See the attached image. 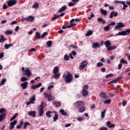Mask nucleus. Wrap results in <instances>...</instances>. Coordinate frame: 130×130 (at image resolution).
<instances>
[{
	"instance_id": "1",
	"label": "nucleus",
	"mask_w": 130,
	"mask_h": 130,
	"mask_svg": "<svg viewBox=\"0 0 130 130\" xmlns=\"http://www.w3.org/2000/svg\"><path fill=\"white\" fill-rule=\"evenodd\" d=\"M46 106V104H44V102H42L41 104L38 107L39 108V116H42L44 113V108Z\"/></svg>"
},
{
	"instance_id": "2",
	"label": "nucleus",
	"mask_w": 130,
	"mask_h": 130,
	"mask_svg": "<svg viewBox=\"0 0 130 130\" xmlns=\"http://www.w3.org/2000/svg\"><path fill=\"white\" fill-rule=\"evenodd\" d=\"M21 70L23 72V75H26L28 78H30L32 76V73H31V71H30L29 68H26L25 69V67H22Z\"/></svg>"
},
{
	"instance_id": "3",
	"label": "nucleus",
	"mask_w": 130,
	"mask_h": 130,
	"mask_svg": "<svg viewBox=\"0 0 130 130\" xmlns=\"http://www.w3.org/2000/svg\"><path fill=\"white\" fill-rule=\"evenodd\" d=\"M62 78H64L65 82L67 83H71L72 81H73V77L72 74L70 73V72L67 73V75L66 76H63Z\"/></svg>"
},
{
	"instance_id": "4",
	"label": "nucleus",
	"mask_w": 130,
	"mask_h": 130,
	"mask_svg": "<svg viewBox=\"0 0 130 130\" xmlns=\"http://www.w3.org/2000/svg\"><path fill=\"white\" fill-rule=\"evenodd\" d=\"M130 34V29H127L126 30H123L121 32H119L116 34V36H125Z\"/></svg>"
},
{
	"instance_id": "5",
	"label": "nucleus",
	"mask_w": 130,
	"mask_h": 130,
	"mask_svg": "<svg viewBox=\"0 0 130 130\" xmlns=\"http://www.w3.org/2000/svg\"><path fill=\"white\" fill-rule=\"evenodd\" d=\"M87 66H88V61L83 60L81 62V64L79 67V69L80 71H82V70H84Z\"/></svg>"
},
{
	"instance_id": "6",
	"label": "nucleus",
	"mask_w": 130,
	"mask_h": 130,
	"mask_svg": "<svg viewBox=\"0 0 130 130\" xmlns=\"http://www.w3.org/2000/svg\"><path fill=\"white\" fill-rule=\"evenodd\" d=\"M115 4H120V5H123V8L122 10H124L128 7L127 5L125 4V2L124 1H115Z\"/></svg>"
},
{
	"instance_id": "7",
	"label": "nucleus",
	"mask_w": 130,
	"mask_h": 130,
	"mask_svg": "<svg viewBox=\"0 0 130 130\" xmlns=\"http://www.w3.org/2000/svg\"><path fill=\"white\" fill-rule=\"evenodd\" d=\"M123 27H124V24H123L122 22H118V23H117V25L115 26L114 30V31H116L117 29L120 30V28H122Z\"/></svg>"
},
{
	"instance_id": "8",
	"label": "nucleus",
	"mask_w": 130,
	"mask_h": 130,
	"mask_svg": "<svg viewBox=\"0 0 130 130\" xmlns=\"http://www.w3.org/2000/svg\"><path fill=\"white\" fill-rule=\"evenodd\" d=\"M75 107H82V106H84L85 104L83 102L78 101L75 104H74Z\"/></svg>"
},
{
	"instance_id": "9",
	"label": "nucleus",
	"mask_w": 130,
	"mask_h": 130,
	"mask_svg": "<svg viewBox=\"0 0 130 130\" xmlns=\"http://www.w3.org/2000/svg\"><path fill=\"white\" fill-rule=\"evenodd\" d=\"M115 25V22H111V23L108 24L107 26H106L104 27V30L105 31H109V30H110V26H114Z\"/></svg>"
},
{
	"instance_id": "10",
	"label": "nucleus",
	"mask_w": 130,
	"mask_h": 130,
	"mask_svg": "<svg viewBox=\"0 0 130 130\" xmlns=\"http://www.w3.org/2000/svg\"><path fill=\"white\" fill-rule=\"evenodd\" d=\"M8 6V7H12V6H15L17 4V1L16 0H10L9 1H7Z\"/></svg>"
},
{
	"instance_id": "11",
	"label": "nucleus",
	"mask_w": 130,
	"mask_h": 130,
	"mask_svg": "<svg viewBox=\"0 0 130 130\" xmlns=\"http://www.w3.org/2000/svg\"><path fill=\"white\" fill-rule=\"evenodd\" d=\"M17 122L18 121H17V120H14L13 122H11L10 125V129H13V128L15 127V125L17 124Z\"/></svg>"
},
{
	"instance_id": "12",
	"label": "nucleus",
	"mask_w": 130,
	"mask_h": 130,
	"mask_svg": "<svg viewBox=\"0 0 130 130\" xmlns=\"http://www.w3.org/2000/svg\"><path fill=\"white\" fill-rule=\"evenodd\" d=\"M107 126L109 128H112V127H115V124L111 123V122L108 121L106 122Z\"/></svg>"
},
{
	"instance_id": "13",
	"label": "nucleus",
	"mask_w": 130,
	"mask_h": 130,
	"mask_svg": "<svg viewBox=\"0 0 130 130\" xmlns=\"http://www.w3.org/2000/svg\"><path fill=\"white\" fill-rule=\"evenodd\" d=\"M118 15V12L115 13V12L112 11L110 13L109 18H110V19H112V18H113V17H117Z\"/></svg>"
},
{
	"instance_id": "14",
	"label": "nucleus",
	"mask_w": 130,
	"mask_h": 130,
	"mask_svg": "<svg viewBox=\"0 0 130 130\" xmlns=\"http://www.w3.org/2000/svg\"><path fill=\"white\" fill-rule=\"evenodd\" d=\"M21 87H22V89L23 90H25L27 89L28 87V82H24L20 84Z\"/></svg>"
},
{
	"instance_id": "15",
	"label": "nucleus",
	"mask_w": 130,
	"mask_h": 130,
	"mask_svg": "<svg viewBox=\"0 0 130 130\" xmlns=\"http://www.w3.org/2000/svg\"><path fill=\"white\" fill-rule=\"evenodd\" d=\"M122 79V77L119 76L118 78H116L115 79L109 82L108 84H111V83H117V82H118V81H120V80H121Z\"/></svg>"
},
{
	"instance_id": "16",
	"label": "nucleus",
	"mask_w": 130,
	"mask_h": 130,
	"mask_svg": "<svg viewBox=\"0 0 130 130\" xmlns=\"http://www.w3.org/2000/svg\"><path fill=\"white\" fill-rule=\"evenodd\" d=\"M41 86H42V83H39L37 85H33L31 86V89H32V90H34L35 89H36V88H40V87H41Z\"/></svg>"
},
{
	"instance_id": "17",
	"label": "nucleus",
	"mask_w": 130,
	"mask_h": 130,
	"mask_svg": "<svg viewBox=\"0 0 130 130\" xmlns=\"http://www.w3.org/2000/svg\"><path fill=\"white\" fill-rule=\"evenodd\" d=\"M100 96L101 98H103L104 99H107L108 96L106 95V93L104 92H102L100 94Z\"/></svg>"
},
{
	"instance_id": "18",
	"label": "nucleus",
	"mask_w": 130,
	"mask_h": 130,
	"mask_svg": "<svg viewBox=\"0 0 130 130\" xmlns=\"http://www.w3.org/2000/svg\"><path fill=\"white\" fill-rule=\"evenodd\" d=\"M25 20L28 22H34L35 18L32 16H29L28 18H25Z\"/></svg>"
},
{
	"instance_id": "19",
	"label": "nucleus",
	"mask_w": 130,
	"mask_h": 130,
	"mask_svg": "<svg viewBox=\"0 0 130 130\" xmlns=\"http://www.w3.org/2000/svg\"><path fill=\"white\" fill-rule=\"evenodd\" d=\"M28 115H30V116H32L33 117H35L36 116V111H29L28 112Z\"/></svg>"
},
{
	"instance_id": "20",
	"label": "nucleus",
	"mask_w": 130,
	"mask_h": 130,
	"mask_svg": "<svg viewBox=\"0 0 130 130\" xmlns=\"http://www.w3.org/2000/svg\"><path fill=\"white\" fill-rule=\"evenodd\" d=\"M36 100V95H32L29 100L30 102H31V104H34L35 103V101Z\"/></svg>"
},
{
	"instance_id": "21",
	"label": "nucleus",
	"mask_w": 130,
	"mask_h": 130,
	"mask_svg": "<svg viewBox=\"0 0 130 130\" xmlns=\"http://www.w3.org/2000/svg\"><path fill=\"white\" fill-rule=\"evenodd\" d=\"M53 113H55V115L53 118V121L55 122L58 119V114H57V112L54 111H53Z\"/></svg>"
},
{
	"instance_id": "22",
	"label": "nucleus",
	"mask_w": 130,
	"mask_h": 130,
	"mask_svg": "<svg viewBox=\"0 0 130 130\" xmlns=\"http://www.w3.org/2000/svg\"><path fill=\"white\" fill-rule=\"evenodd\" d=\"M59 71V67L58 66H56L54 67L53 71V74H57L58 73V71Z\"/></svg>"
},
{
	"instance_id": "23",
	"label": "nucleus",
	"mask_w": 130,
	"mask_h": 130,
	"mask_svg": "<svg viewBox=\"0 0 130 130\" xmlns=\"http://www.w3.org/2000/svg\"><path fill=\"white\" fill-rule=\"evenodd\" d=\"M53 105H55L56 107H59L61 105L60 102L55 101L53 103Z\"/></svg>"
},
{
	"instance_id": "24",
	"label": "nucleus",
	"mask_w": 130,
	"mask_h": 130,
	"mask_svg": "<svg viewBox=\"0 0 130 130\" xmlns=\"http://www.w3.org/2000/svg\"><path fill=\"white\" fill-rule=\"evenodd\" d=\"M104 44L106 48H107L109 46H110V45H111V43H110V41L109 40H107L104 42Z\"/></svg>"
},
{
	"instance_id": "25",
	"label": "nucleus",
	"mask_w": 130,
	"mask_h": 130,
	"mask_svg": "<svg viewBox=\"0 0 130 130\" xmlns=\"http://www.w3.org/2000/svg\"><path fill=\"white\" fill-rule=\"evenodd\" d=\"M66 10L67 6H63L58 10V13H62V12H64Z\"/></svg>"
},
{
	"instance_id": "26",
	"label": "nucleus",
	"mask_w": 130,
	"mask_h": 130,
	"mask_svg": "<svg viewBox=\"0 0 130 130\" xmlns=\"http://www.w3.org/2000/svg\"><path fill=\"white\" fill-rule=\"evenodd\" d=\"M6 114L5 113L0 115V122L4 120V118H6Z\"/></svg>"
},
{
	"instance_id": "27",
	"label": "nucleus",
	"mask_w": 130,
	"mask_h": 130,
	"mask_svg": "<svg viewBox=\"0 0 130 130\" xmlns=\"http://www.w3.org/2000/svg\"><path fill=\"white\" fill-rule=\"evenodd\" d=\"M100 45L99 43H94L92 45V48H98V47H100Z\"/></svg>"
},
{
	"instance_id": "28",
	"label": "nucleus",
	"mask_w": 130,
	"mask_h": 130,
	"mask_svg": "<svg viewBox=\"0 0 130 130\" xmlns=\"http://www.w3.org/2000/svg\"><path fill=\"white\" fill-rule=\"evenodd\" d=\"M51 113H53V112H51L50 111H48L46 113V115L47 117H49V118H50L51 117Z\"/></svg>"
},
{
	"instance_id": "29",
	"label": "nucleus",
	"mask_w": 130,
	"mask_h": 130,
	"mask_svg": "<svg viewBox=\"0 0 130 130\" xmlns=\"http://www.w3.org/2000/svg\"><path fill=\"white\" fill-rule=\"evenodd\" d=\"M101 13L104 15V16H106L107 15V11L106 10H105L104 9H101Z\"/></svg>"
},
{
	"instance_id": "30",
	"label": "nucleus",
	"mask_w": 130,
	"mask_h": 130,
	"mask_svg": "<svg viewBox=\"0 0 130 130\" xmlns=\"http://www.w3.org/2000/svg\"><path fill=\"white\" fill-rule=\"evenodd\" d=\"M93 34V31L91 30H88L85 34V36L89 37L90 36V35H92Z\"/></svg>"
},
{
	"instance_id": "31",
	"label": "nucleus",
	"mask_w": 130,
	"mask_h": 130,
	"mask_svg": "<svg viewBox=\"0 0 130 130\" xmlns=\"http://www.w3.org/2000/svg\"><path fill=\"white\" fill-rule=\"evenodd\" d=\"M98 22H101L102 24H105V23H106V21L103 20V18H100V17L98 18Z\"/></svg>"
},
{
	"instance_id": "32",
	"label": "nucleus",
	"mask_w": 130,
	"mask_h": 130,
	"mask_svg": "<svg viewBox=\"0 0 130 130\" xmlns=\"http://www.w3.org/2000/svg\"><path fill=\"white\" fill-rule=\"evenodd\" d=\"M88 95V90H82V95L84 97H86Z\"/></svg>"
},
{
	"instance_id": "33",
	"label": "nucleus",
	"mask_w": 130,
	"mask_h": 130,
	"mask_svg": "<svg viewBox=\"0 0 130 130\" xmlns=\"http://www.w3.org/2000/svg\"><path fill=\"white\" fill-rule=\"evenodd\" d=\"M59 112L61 113V115H64V116H67V112H64V110L61 109L59 110Z\"/></svg>"
},
{
	"instance_id": "34",
	"label": "nucleus",
	"mask_w": 130,
	"mask_h": 130,
	"mask_svg": "<svg viewBox=\"0 0 130 130\" xmlns=\"http://www.w3.org/2000/svg\"><path fill=\"white\" fill-rule=\"evenodd\" d=\"M12 46H13L12 44H5V49H9V48H10V47H12Z\"/></svg>"
},
{
	"instance_id": "35",
	"label": "nucleus",
	"mask_w": 130,
	"mask_h": 130,
	"mask_svg": "<svg viewBox=\"0 0 130 130\" xmlns=\"http://www.w3.org/2000/svg\"><path fill=\"white\" fill-rule=\"evenodd\" d=\"M6 82H7V79H6L5 78L2 79L0 83V86H2V85H5V84H6Z\"/></svg>"
},
{
	"instance_id": "36",
	"label": "nucleus",
	"mask_w": 130,
	"mask_h": 130,
	"mask_svg": "<svg viewBox=\"0 0 130 130\" xmlns=\"http://www.w3.org/2000/svg\"><path fill=\"white\" fill-rule=\"evenodd\" d=\"M54 100V98L53 96H52L51 94H49L48 98V101H52Z\"/></svg>"
},
{
	"instance_id": "37",
	"label": "nucleus",
	"mask_w": 130,
	"mask_h": 130,
	"mask_svg": "<svg viewBox=\"0 0 130 130\" xmlns=\"http://www.w3.org/2000/svg\"><path fill=\"white\" fill-rule=\"evenodd\" d=\"M35 37H36V38H38V39H41V36H40V33H39L38 31H36Z\"/></svg>"
},
{
	"instance_id": "38",
	"label": "nucleus",
	"mask_w": 130,
	"mask_h": 130,
	"mask_svg": "<svg viewBox=\"0 0 130 130\" xmlns=\"http://www.w3.org/2000/svg\"><path fill=\"white\" fill-rule=\"evenodd\" d=\"M6 112H7V110L5 108H1L0 109V114H6Z\"/></svg>"
},
{
	"instance_id": "39",
	"label": "nucleus",
	"mask_w": 130,
	"mask_h": 130,
	"mask_svg": "<svg viewBox=\"0 0 130 130\" xmlns=\"http://www.w3.org/2000/svg\"><path fill=\"white\" fill-rule=\"evenodd\" d=\"M105 113H106V110L101 112V118H104L105 117Z\"/></svg>"
},
{
	"instance_id": "40",
	"label": "nucleus",
	"mask_w": 130,
	"mask_h": 130,
	"mask_svg": "<svg viewBox=\"0 0 130 130\" xmlns=\"http://www.w3.org/2000/svg\"><path fill=\"white\" fill-rule=\"evenodd\" d=\"M54 75H53L52 77L54 79H56L57 78H59L60 77V74L59 73H56L54 74Z\"/></svg>"
},
{
	"instance_id": "41",
	"label": "nucleus",
	"mask_w": 130,
	"mask_h": 130,
	"mask_svg": "<svg viewBox=\"0 0 130 130\" xmlns=\"http://www.w3.org/2000/svg\"><path fill=\"white\" fill-rule=\"evenodd\" d=\"M30 123L28 122H25L24 123V124H23V128L24 129H26V127H27V125H30Z\"/></svg>"
},
{
	"instance_id": "42",
	"label": "nucleus",
	"mask_w": 130,
	"mask_h": 130,
	"mask_svg": "<svg viewBox=\"0 0 130 130\" xmlns=\"http://www.w3.org/2000/svg\"><path fill=\"white\" fill-rule=\"evenodd\" d=\"M79 112L82 113V112H84V111H85V107L82 106L79 107Z\"/></svg>"
},
{
	"instance_id": "43",
	"label": "nucleus",
	"mask_w": 130,
	"mask_h": 130,
	"mask_svg": "<svg viewBox=\"0 0 130 130\" xmlns=\"http://www.w3.org/2000/svg\"><path fill=\"white\" fill-rule=\"evenodd\" d=\"M47 45L48 47H51L52 45V41H48V42H47Z\"/></svg>"
},
{
	"instance_id": "44",
	"label": "nucleus",
	"mask_w": 130,
	"mask_h": 130,
	"mask_svg": "<svg viewBox=\"0 0 130 130\" xmlns=\"http://www.w3.org/2000/svg\"><path fill=\"white\" fill-rule=\"evenodd\" d=\"M32 8L34 9H37V8H39V4L37 3H35L33 5H32Z\"/></svg>"
},
{
	"instance_id": "45",
	"label": "nucleus",
	"mask_w": 130,
	"mask_h": 130,
	"mask_svg": "<svg viewBox=\"0 0 130 130\" xmlns=\"http://www.w3.org/2000/svg\"><path fill=\"white\" fill-rule=\"evenodd\" d=\"M17 115H19L18 113L15 114L10 119V121H13L14 119H16V117L17 116Z\"/></svg>"
},
{
	"instance_id": "46",
	"label": "nucleus",
	"mask_w": 130,
	"mask_h": 130,
	"mask_svg": "<svg viewBox=\"0 0 130 130\" xmlns=\"http://www.w3.org/2000/svg\"><path fill=\"white\" fill-rule=\"evenodd\" d=\"M114 76V75L112 73L108 74L106 76V79H109V78H111L112 77H113Z\"/></svg>"
},
{
	"instance_id": "47",
	"label": "nucleus",
	"mask_w": 130,
	"mask_h": 130,
	"mask_svg": "<svg viewBox=\"0 0 130 130\" xmlns=\"http://www.w3.org/2000/svg\"><path fill=\"white\" fill-rule=\"evenodd\" d=\"M64 60H66V61H68V60H70V56L69 55L66 54L64 55Z\"/></svg>"
},
{
	"instance_id": "48",
	"label": "nucleus",
	"mask_w": 130,
	"mask_h": 130,
	"mask_svg": "<svg viewBox=\"0 0 130 130\" xmlns=\"http://www.w3.org/2000/svg\"><path fill=\"white\" fill-rule=\"evenodd\" d=\"M20 81L21 82H25V81H28V78H27L25 77H22L21 78Z\"/></svg>"
},
{
	"instance_id": "49",
	"label": "nucleus",
	"mask_w": 130,
	"mask_h": 130,
	"mask_svg": "<svg viewBox=\"0 0 130 130\" xmlns=\"http://www.w3.org/2000/svg\"><path fill=\"white\" fill-rule=\"evenodd\" d=\"M46 35H48V32H44L42 34V35L41 36V39L45 38V36H46Z\"/></svg>"
},
{
	"instance_id": "50",
	"label": "nucleus",
	"mask_w": 130,
	"mask_h": 130,
	"mask_svg": "<svg viewBox=\"0 0 130 130\" xmlns=\"http://www.w3.org/2000/svg\"><path fill=\"white\" fill-rule=\"evenodd\" d=\"M120 63H125V64H127V61L124 60V59H121L120 61Z\"/></svg>"
},
{
	"instance_id": "51",
	"label": "nucleus",
	"mask_w": 130,
	"mask_h": 130,
	"mask_svg": "<svg viewBox=\"0 0 130 130\" xmlns=\"http://www.w3.org/2000/svg\"><path fill=\"white\" fill-rule=\"evenodd\" d=\"M5 34L6 35H9L10 34H13V31L12 30H7L5 31Z\"/></svg>"
},
{
	"instance_id": "52",
	"label": "nucleus",
	"mask_w": 130,
	"mask_h": 130,
	"mask_svg": "<svg viewBox=\"0 0 130 130\" xmlns=\"http://www.w3.org/2000/svg\"><path fill=\"white\" fill-rule=\"evenodd\" d=\"M54 16H55L51 19L52 21H53V20H56V19H58V18H59V15H56V14H54Z\"/></svg>"
},
{
	"instance_id": "53",
	"label": "nucleus",
	"mask_w": 130,
	"mask_h": 130,
	"mask_svg": "<svg viewBox=\"0 0 130 130\" xmlns=\"http://www.w3.org/2000/svg\"><path fill=\"white\" fill-rule=\"evenodd\" d=\"M71 47H72L73 49H78V46L74 44H71L70 45Z\"/></svg>"
},
{
	"instance_id": "54",
	"label": "nucleus",
	"mask_w": 130,
	"mask_h": 130,
	"mask_svg": "<svg viewBox=\"0 0 130 130\" xmlns=\"http://www.w3.org/2000/svg\"><path fill=\"white\" fill-rule=\"evenodd\" d=\"M110 102H111V100H110V99H108V100L105 101L104 102V103L105 104H109V103H110Z\"/></svg>"
},
{
	"instance_id": "55",
	"label": "nucleus",
	"mask_w": 130,
	"mask_h": 130,
	"mask_svg": "<svg viewBox=\"0 0 130 130\" xmlns=\"http://www.w3.org/2000/svg\"><path fill=\"white\" fill-rule=\"evenodd\" d=\"M103 66H104V64H103V63H102V62H99L97 63V67H98V68H100L101 67H103Z\"/></svg>"
},
{
	"instance_id": "56",
	"label": "nucleus",
	"mask_w": 130,
	"mask_h": 130,
	"mask_svg": "<svg viewBox=\"0 0 130 130\" xmlns=\"http://www.w3.org/2000/svg\"><path fill=\"white\" fill-rule=\"evenodd\" d=\"M89 89V86L84 85L83 86V90H88Z\"/></svg>"
},
{
	"instance_id": "57",
	"label": "nucleus",
	"mask_w": 130,
	"mask_h": 130,
	"mask_svg": "<svg viewBox=\"0 0 130 130\" xmlns=\"http://www.w3.org/2000/svg\"><path fill=\"white\" fill-rule=\"evenodd\" d=\"M75 26H77V24L76 23H71V24H70L68 26V27L70 28H72V27H75Z\"/></svg>"
},
{
	"instance_id": "58",
	"label": "nucleus",
	"mask_w": 130,
	"mask_h": 130,
	"mask_svg": "<svg viewBox=\"0 0 130 130\" xmlns=\"http://www.w3.org/2000/svg\"><path fill=\"white\" fill-rule=\"evenodd\" d=\"M122 106L124 107L126 106V104H127V102L126 101H123L122 103Z\"/></svg>"
},
{
	"instance_id": "59",
	"label": "nucleus",
	"mask_w": 130,
	"mask_h": 130,
	"mask_svg": "<svg viewBox=\"0 0 130 130\" xmlns=\"http://www.w3.org/2000/svg\"><path fill=\"white\" fill-rule=\"evenodd\" d=\"M49 95H50V94L48 93H46V92L44 93V95L45 96V98H48V97H49Z\"/></svg>"
},
{
	"instance_id": "60",
	"label": "nucleus",
	"mask_w": 130,
	"mask_h": 130,
	"mask_svg": "<svg viewBox=\"0 0 130 130\" xmlns=\"http://www.w3.org/2000/svg\"><path fill=\"white\" fill-rule=\"evenodd\" d=\"M108 128L104 126H102L99 128V130H108Z\"/></svg>"
},
{
	"instance_id": "61",
	"label": "nucleus",
	"mask_w": 130,
	"mask_h": 130,
	"mask_svg": "<svg viewBox=\"0 0 130 130\" xmlns=\"http://www.w3.org/2000/svg\"><path fill=\"white\" fill-rule=\"evenodd\" d=\"M108 51H111L112 50V46L111 45L108 48H107Z\"/></svg>"
},
{
	"instance_id": "62",
	"label": "nucleus",
	"mask_w": 130,
	"mask_h": 130,
	"mask_svg": "<svg viewBox=\"0 0 130 130\" xmlns=\"http://www.w3.org/2000/svg\"><path fill=\"white\" fill-rule=\"evenodd\" d=\"M5 41H7V39H0V43H3L5 42Z\"/></svg>"
},
{
	"instance_id": "63",
	"label": "nucleus",
	"mask_w": 130,
	"mask_h": 130,
	"mask_svg": "<svg viewBox=\"0 0 130 130\" xmlns=\"http://www.w3.org/2000/svg\"><path fill=\"white\" fill-rule=\"evenodd\" d=\"M118 70H121L122 68V64L121 63H119L118 66Z\"/></svg>"
},
{
	"instance_id": "64",
	"label": "nucleus",
	"mask_w": 130,
	"mask_h": 130,
	"mask_svg": "<svg viewBox=\"0 0 130 130\" xmlns=\"http://www.w3.org/2000/svg\"><path fill=\"white\" fill-rule=\"evenodd\" d=\"M68 6L69 7H74V6H75V3H73L72 2H70V3H69Z\"/></svg>"
}]
</instances>
